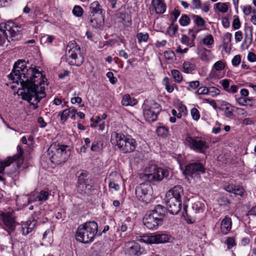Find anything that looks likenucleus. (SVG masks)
Masks as SVG:
<instances>
[{
    "label": "nucleus",
    "mask_w": 256,
    "mask_h": 256,
    "mask_svg": "<svg viewBox=\"0 0 256 256\" xmlns=\"http://www.w3.org/2000/svg\"><path fill=\"white\" fill-rule=\"evenodd\" d=\"M203 205L200 202H196L192 206V209L196 211V212H199L200 210H202Z\"/></svg>",
    "instance_id": "nucleus-54"
},
{
    "label": "nucleus",
    "mask_w": 256,
    "mask_h": 256,
    "mask_svg": "<svg viewBox=\"0 0 256 256\" xmlns=\"http://www.w3.org/2000/svg\"><path fill=\"white\" fill-rule=\"evenodd\" d=\"M169 172L164 168H158L156 165H151L146 168L145 173L142 178L150 182L160 181L164 178H167Z\"/></svg>",
    "instance_id": "nucleus-5"
},
{
    "label": "nucleus",
    "mask_w": 256,
    "mask_h": 256,
    "mask_svg": "<svg viewBox=\"0 0 256 256\" xmlns=\"http://www.w3.org/2000/svg\"><path fill=\"white\" fill-rule=\"evenodd\" d=\"M166 212V208L160 204L156 206L154 210L148 212L151 216L158 219V222L162 224Z\"/></svg>",
    "instance_id": "nucleus-19"
},
{
    "label": "nucleus",
    "mask_w": 256,
    "mask_h": 256,
    "mask_svg": "<svg viewBox=\"0 0 256 256\" xmlns=\"http://www.w3.org/2000/svg\"><path fill=\"white\" fill-rule=\"evenodd\" d=\"M183 194L184 190L182 186L180 185H177L166 192V198H173L177 200L181 201V196Z\"/></svg>",
    "instance_id": "nucleus-20"
},
{
    "label": "nucleus",
    "mask_w": 256,
    "mask_h": 256,
    "mask_svg": "<svg viewBox=\"0 0 256 256\" xmlns=\"http://www.w3.org/2000/svg\"><path fill=\"white\" fill-rule=\"evenodd\" d=\"M135 194L139 200L146 204L151 202L154 198L152 188L148 184H138L136 188Z\"/></svg>",
    "instance_id": "nucleus-10"
},
{
    "label": "nucleus",
    "mask_w": 256,
    "mask_h": 256,
    "mask_svg": "<svg viewBox=\"0 0 256 256\" xmlns=\"http://www.w3.org/2000/svg\"><path fill=\"white\" fill-rule=\"evenodd\" d=\"M220 124L218 122H216V126L212 128V132L217 134L219 133L220 132L221 128H220Z\"/></svg>",
    "instance_id": "nucleus-62"
},
{
    "label": "nucleus",
    "mask_w": 256,
    "mask_h": 256,
    "mask_svg": "<svg viewBox=\"0 0 256 256\" xmlns=\"http://www.w3.org/2000/svg\"><path fill=\"white\" fill-rule=\"evenodd\" d=\"M48 154L52 163L60 164L68 160L70 155V148L68 146L54 142L49 147Z\"/></svg>",
    "instance_id": "nucleus-4"
},
{
    "label": "nucleus",
    "mask_w": 256,
    "mask_h": 256,
    "mask_svg": "<svg viewBox=\"0 0 256 256\" xmlns=\"http://www.w3.org/2000/svg\"><path fill=\"white\" fill-rule=\"evenodd\" d=\"M154 244L168 242L171 238L170 235L166 234H154Z\"/></svg>",
    "instance_id": "nucleus-25"
},
{
    "label": "nucleus",
    "mask_w": 256,
    "mask_h": 256,
    "mask_svg": "<svg viewBox=\"0 0 256 256\" xmlns=\"http://www.w3.org/2000/svg\"><path fill=\"white\" fill-rule=\"evenodd\" d=\"M225 244L227 245V248L228 249H230L236 245L235 239L233 237L228 238L225 242Z\"/></svg>",
    "instance_id": "nucleus-48"
},
{
    "label": "nucleus",
    "mask_w": 256,
    "mask_h": 256,
    "mask_svg": "<svg viewBox=\"0 0 256 256\" xmlns=\"http://www.w3.org/2000/svg\"><path fill=\"white\" fill-rule=\"evenodd\" d=\"M169 172L164 168H158L156 165H151L146 168L145 173L142 178L150 182L160 181L164 178H167Z\"/></svg>",
    "instance_id": "nucleus-6"
},
{
    "label": "nucleus",
    "mask_w": 256,
    "mask_h": 256,
    "mask_svg": "<svg viewBox=\"0 0 256 256\" xmlns=\"http://www.w3.org/2000/svg\"><path fill=\"white\" fill-rule=\"evenodd\" d=\"M241 62V57L238 54L235 56L232 60V62L234 66H238Z\"/></svg>",
    "instance_id": "nucleus-56"
},
{
    "label": "nucleus",
    "mask_w": 256,
    "mask_h": 256,
    "mask_svg": "<svg viewBox=\"0 0 256 256\" xmlns=\"http://www.w3.org/2000/svg\"><path fill=\"white\" fill-rule=\"evenodd\" d=\"M68 57V63L70 66H80L84 62V57L80 52V48L75 45V42L69 43L66 47Z\"/></svg>",
    "instance_id": "nucleus-7"
},
{
    "label": "nucleus",
    "mask_w": 256,
    "mask_h": 256,
    "mask_svg": "<svg viewBox=\"0 0 256 256\" xmlns=\"http://www.w3.org/2000/svg\"><path fill=\"white\" fill-rule=\"evenodd\" d=\"M73 14L76 17H81L83 15L84 10L81 6H75L72 10Z\"/></svg>",
    "instance_id": "nucleus-43"
},
{
    "label": "nucleus",
    "mask_w": 256,
    "mask_h": 256,
    "mask_svg": "<svg viewBox=\"0 0 256 256\" xmlns=\"http://www.w3.org/2000/svg\"><path fill=\"white\" fill-rule=\"evenodd\" d=\"M28 196V204L36 202L42 204L48 199L50 194L48 191L42 190L40 192H32Z\"/></svg>",
    "instance_id": "nucleus-15"
},
{
    "label": "nucleus",
    "mask_w": 256,
    "mask_h": 256,
    "mask_svg": "<svg viewBox=\"0 0 256 256\" xmlns=\"http://www.w3.org/2000/svg\"><path fill=\"white\" fill-rule=\"evenodd\" d=\"M156 133L160 136L165 137L168 133V128L165 126H160L156 129Z\"/></svg>",
    "instance_id": "nucleus-39"
},
{
    "label": "nucleus",
    "mask_w": 256,
    "mask_h": 256,
    "mask_svg": "<svg viewBox=\"0 0 256 256\" xmlns=\"http://www.w3.org/2000/svg\"><path fill=\"white\" fill-rule=\"evenodd\" d=\"M171 74L176 82L180 83L182 80V76L179 70H172Z\"/></svg>",
    "instance_id": "nucleus-38"
},
{
    "label": "nucleus",
    "mask_w": 256,
    "mask_h": 256,
    "mask_svg": "<svg viewBox=\"0 0 256 256\" xmlns=\"http://www.w3.org/2000/svg\"><path fill=\"white\" fill-rule=\"evenodd\" d=\"M24 152L21 146H17V153L14 156L8 157L6 160L1 162L5 167L8 166L12 163L15 162L18 168H20L24 161Z\"/></svg>",
    "instance_id": "nucleus-13"
},
{
    "label": "nucleus",
    "mask_w": 256,
    "mask_h": 256,
    "mask_svg": "<svg viewBox=\"0 0 256 256\" xmlns=\"http://www.w3.org/2000/svg\"><path fill=\"white\" fill-rule=\"evenodd\" d=\"M190 114L192 118L194 120H198L200 118V116L198 110L195 108H194L190 110Z\"/></svg>",
    "instance_id": "nucleus-53"
},
{
    "label": "nucleus",
    "mask_w": 256,
    "mask_h": 256,
    "mask_svg": "<svg viewBox=\"0 0 256 256\" xmlns=\"http://www.w3.org/2000/svg\"><path fill=\"white\" fill-rule=\"evenodd\" d=\"M151 4L156 14H163L166 9L164 0H152Z\"/></svg>",
    "instance_id": "nucleus-22"
},
{
    "label": "nucleus",
    "mask_w": 256,
    "mask_h": 256,
    "mask_svg": "<svg viewBox=\"0 0 256 256\" xmlns=\"http://www.w3.org/2000/svg\"><path fill=\"white\" fill-rule=\"evenodd\" d=\"M184 142L191 150L199 153H204L208 148L207 142L204 139L198 136L192 137L188 134L184 136Z\"/></svg>",
    "instance_id": "nucleus-9"
},
{
    "label": "nucleus",
    "mask_w": 256,
    "mask_h": 256,
    "mask_svg": "<svg viewBox=\"0 0 256 256\" xmlns=\"http://www.w3.org/2000/svg\"><path fill=\"white\" fill-rule=\"evenodd\" d=\"M228 2H218L214 4V8L220 12L226 13L228 10Z\"/></svg>",
    "instance_id": "nucleus-30"
},
{
    "label": "nucleus",
    "mask_w": 256,
    "mask_h": 256,
    "mask_svg": "<svg viewBox=\"0 0 256 256\" xmlns=\"http://www.w3.org/2000/svg\"><path fill=\"white\" fill-rule=\"evenodd\" d=\"M236 186L233 184H230L224 187V190L229 192L234 193Z\"/></svg>",
    "instance_id": "nucleus-64"
},
{
    "label": "nucleus",
    "mask_w": 256,
    "mask_h": 256,
    "mask_svg": "<svg viewBox=\"0 0 256 256\" xmlns=\"http://www.w3.org/2000/svg\"><path fill=\"white\" fill-rule=\"evenodd\" d=\"M180 11L177 8H175L174 10L170 13V20L172 22L174 23L176 22L180 16Z\"/></svg>",
    "instance_id": "nucleus-47"
},
{
    "label": "nucleus",
    "mask_w": 256,
    "mask_h": 256,
    "mask_svg": "<svg viewBox=\"0 0 256 256\" xmlns=\"http://www.w3.org/2000/svg\"><path fill=\"white\" fill-rule=\"evenodd\" d=\"M70 116V108L64 110L62 112L58 113V116L60 118V122L62 124H64Z\"/></svg>",
    "instance_id": "nucleus-35"
},
{
    "label": "nucleus",
    "mask_w": 256,
    "mask_h": 256,
    "mask_svg": "<svg viewBox=\"0 0 256 256\" xmlns=\"http://www.w3.org/2000/svg\"><path fill=\"white\" fill-rule=\"evenodd\" d=\"M178 26L174 25L172 22L170 26L168 28V32L170 36H173L175 34L178 30Z\"/></svg>",
    "instance_id": "nucleus-49"
},
{
    "label": "nucleus",
    "mask_w": 256,
    "mask_h": 256,
    "mask_svg": "<svg viewBox=\"0 0 256 256\" xmlns=\"http://www.w3.org/2000/svg\"><path fill=\"white\" fill-rule=\"evenodd\" d=\"M166 58L168 60H172L175 54L172 51L166 52L164 53Z\"/></svg>",
    "instance_id": "nucleus-63"
},
{
    "label": "nucleus",
    "mask_w": 256,
    "mask_h": 256,
    "mask_svg": "<svg viewBox=\"0 0 256 256\" xmlns=\"http://www.w3.org/2000/svg\"><path fill=\"white\" fill-rule=\"evenodd\" d=\"M104 22V18L102 14H94L90 20V24L94 28H99Z\"/></svg>",
    "instance_id": "nucleus-23"
},
{
    "label": "nucleus",
    "mask_w": 256,
    "mask_h": 256,
    "mask_svg": "<svg viewBox=\"0 0 256 256\" xmlns=\"http://www.w3.org/2000/svg\"><path fill=\"white\" fill-rule=\"evenodd\" d=\"M8 77L14 82L20 84L23 90L22 99L33 106L34 110L36 109L38 104L46 96L44 90L47 79L46 77L35 68L27 69L24 60H20L15 62Z\"/></svg>",
    "instance_id": "nucleus-1"
},
{
    "label": "nucleus",
    "mask_w": 256,
    "mask_h": 256,
    "mask_svg": "<svg viewBox=\"0 0 256 256\" xmlns=\"http://www.w3.org/2000/svg\"><path fill=\"white\" fill-rule=\"evenodd\" d=\"M78 175V184L88 182V180L87 178L88 173L84 170H80L77 172Z\"/></svg>",
    "instance_id": "nucleus-31"
},
{
    "label": "nucleus",
    "mask_w": 256,
    "mask_h": 256,
    "mask_svg": "<svg viewBox=\"0 0 256 256\" xmlns=\"http://www.w3.org/2000/svg\"><path fill=\"white\" fill-rule=\"evenodd\" d=\"M90 12L92 16H94V14H102V6L98 1H94L91 4Z\"/></svg>",
    "instance_id": "nucleus-27"
},
{
    "label": "nucleus",
    "mask_w": 256,
    "mask_h": 256,
    "mask_svg": "<svg viewBox=\"0 0 256 256\" xmlns=\"http://www.w3.org/2000/svg\"><path fill=\"white\" fill-rule=\"evenodd\" d=\"M136 102V100L134 98H132L128 94L125 95L122 100V105L126 106L134 105Z\"/></svg>",
    "instance_id": "nucleus-33"
},
{
    "label": "nucleus",
    "mask_w": 256,
    "mask_h": 256,
    "mask_svg": "<svg viewBox=\"0 0 256 256\" xmlns=\"http://www.w3.org/2000/svg\"><path fill=\"white\" fill-rule=\"evenodd\" d=\"M181 42L182 44H186L190 47L194 46V42H193V40H190V38L184 34L182 36Z\"/></svg>",
    "instance_id": "nucleus-46"
},
{
    "label": "nucleus",
    "mask_w": 256,
    "mask_h": 256,
    "mask_svg": "<svg viewBox=\"0 0 256 256\" xmlns=\"http://www.w3.org/2000/svg\"><path fill=\"white\" fill-rule=\"evenodd\" d=\"M167 210L170 214L173 215L177 214L180 211L182 201L177 200L173 198H166Z\"/></svg>",
    "instance_id": "nucleus-17"
},
{
    "label": "nucleus",
    "mask_w": 256,
    "mask_h": 256,
    "mask_svg": "<svg viewBox=\"0 0 256 256\" xmlns=\"http://www.w3.org/2000/svg\"><path fill=\"white\" fill-rule=\"evenodd\" d=\"M208 94L212 96H214L219 94L220 93V90L219 89L217 88L214 86H211L208 88Z\"/></svg>",
    "instance_id": "nucleus-51"
},
{
    "label": "nucleus",
    "mask_w": 256,
    "mask_h": 256,
    "mask_svg": "<svg viewBox=\"0 0 256 256\" xmlns=\"http://www.w3.org/2000/svg\"><path fill=\"white\" fill-rule=\"evenodd\" d=\"M182 68L184 72L190 74L196 69V66L190 62H184L182 65Z\"/></svg>",
    "instance_id": "nucleus-32"
},
{
    "label": "nucleus",
    "mask_w": 256,
    "mask_h": 256,
    "mask_svg": "<svg viewBox=\"0 0 256 256\" xmlns=\"http://www.w3.org/2000/svg\"><path fill=\"white\" fill-rule=\"evenodd\" d=\"M202 42L205 45H212L214 43L213 36L211 34H208L204 38Z\"/></svg>",
    "instance_id": "nucleus-50"
},
{
    "label": "nucleus",
    "mask_w": 256,
    "mask_h": 256,
    "mask_svg": "<svg viewBox=\"0 0 256 256\" xmlns=\"http://www.w3.org/2000/svg\"><path fill=\"white\" fill-rule=\"evenodd\" d=\"M136 240L137 241L147 244H154V235H144L137 236L136 237Z\"/></svg>",
    "instance_id": "nucleus-29"
},
{
    "label": "nucleus",
    "mask_w": 256,
    "mask_h": 256,
    "mask_svg": "<svg viewBox=\"0 0 256 256\" xmlns=\"http://www.w3.org/2000/svg\"><path fill=\"white\" fill-rule=\"evenodd\" d=\"M192 2L196 9H200L202 8L200 0H192Z\"/></svg>",
    "instance_id": "nucleus-61"
},
{
    "label": "nucleus",
    "mask_w": 256,
    "mask_h": 256,
    "mask_svg": "<svg viewBox=\"0 0 256 256\" xmlns=\"http://www.w3.org/2000/svg\"><path fill=\"white\" fill-rule=\"evenodd\" d=\"M161 110L160 106L154 100H146L144 104V116L146 121L154 122L157 120L158 115Z\"/></svg>",
    "instance_id": "nucleus-8"
},
{
    "label": "nucleus",
    "mask_w": 256,
    "mask_h": 256,
    "mask_svg": "<svg viewBox=\"0 0 256 256\" xmlns=\"http://www.w3.org/2000/svg\"><path fill=\"white\" fill-rule=\"evenodd\" d=\"M244 192V190L242 187L236 186L235 190H234V194L235 195H238L242 196H243Z\"/></svg>",
    "instance_id": "nucleus-57"
},
{
    "label": "nucleus",
    "mask_w": 256,
    "mask_h": 256,
    "mask_svg": "<svg viewBox=\"0 0 256 256\" xmlns=\"http://www.w3.org/2000/svg\"><path fill=\"white\" fill-rule=\"evenodd\" d=\"M106 76L112 84H115L118 81L117 78L114 76V74L112 72H107Z\"/></svg>",
    "instance_id": "nucleus-58"
},
{
    "label": "nucleus",
    "mask_w": 256,
    "mask_h": 256,
    "mask_svg": "<svg viewBox=\"0 0 256 256\" xmlns=\"http://www.w3.org/2000/svg\"><path fill=\"white\" fill-rule=\"evenodd\" d=\"M102 149V144L100 142L94 141L92 142L90 150L93 152H99Z\"/></svg>",
    "instance_id": "nucleus-44"
},
{
    "label": "nucleus",
    "mask_w": 256,
    "mask_h": 256,
    "mask_svg": "<svg viewBox=\"0 0 256 256\" xmlns=\"http://www.w3.org/2000/svg\"><path fill=\"white\" fill-rule=\"evenodd\" d=\"M110 142L116 148L123 154L134 152L138 146L136 140L132 136L116 132L112 133Z\"/></svg>",
    "instance_id": "nucleus-2"
},
{
    "label": "nucleus",
    "mask_w": 256,
    "mask_h": 256,
    "mask_svg": "<svg viewBox=\"0 0 256 256\" xmlns=\"http://www.w3.org/2000/svg\"><path fill=\"white\" fill-rule=\"evenodd\" d=\"M238 103L241 106H252L253 100L245 97H240L237 100Z\"/></svg>",
    "instance_id": "nucleus-37"
},
{
    "label": "nucleus",
    "mask_w": 256,
    "mask_h": 256,
    "mask_svg": "<svg viewBox=\"0 0 256 256\" xmlns=\"http://www.w3.org/2000/svg\"><path fill=\"white\" fill-rule=\"evenodd\" d=\"M36 224L37 221L33 218H30L26 222H22L21 230L22 234L26 236L32 232Z\"/></svg>",
    "instance_id": "nucleus-21"
},
{
    "label": "nucleus",
    "mask_w": 256,
    "mask_h": 256,
    "mask_svg": "<svg viewBox=\"0 0 256 256\" xmlns=\"http://www.w3.org/2000/svg\"><path fill=\"white\" fill-rule=\"evenodd\" d=\"M20 29V26L10 20L0 24V30L3 32L4 36L6 38H8L6 32H8L10 36V38H12V40H18L21 38ZM7 39L10 41V40Z\"/></svg>",
    "instance_id": "nucleus-11"
},
{
    "label": "nucleus",
    "mask_w": 256,
    "mask_h": 256,
    "mask_svg": "<svg viewBox=\"0 0 256 256\" xmlns=\"http://www.w3.org/2000/svg\"><path fill=\"white\" fill-rule=\"evenodd\" d=\"M240 22L238 17L234 18L232 22V26L234 30L238 29L240 27Z\"/></svg>",
    "instance_id": "nucleus-60"
},
{
    "label": "nucleus",
    "mask_w": 256,
    "mask_h": 256,
    "mask_svg": "<svg viewBox=\"0 0 256 256\" xmlns=\"http://www.w3.org/2000/svg\"><path fill=\"white\" fill-rule=\"evenodd\" d=\"M162 84L165 86V88L168 92L171 93L174 91V85L172 84L170 78L165 77L162 80Z\"/></svg>",
    "instance_id": "nucleus-34"
},
{
    "label": "nucleus",
    "mask_w": 256,
    "mask_h": 256,
    "mask_svg": "<svg viewBox=\"0 0 256 256\" xmlns=\"http://www.w3.org/2000/svg\"><path fill=\"white\" fill-rule=\"evenodd\" d=\"M187 206H184V212H182V214L184 217V218L185 220L188 224H193L195 222V219L190 218V216L188 215L187 212Z\"/></svg>",
    "instance_id": "nucleus-41"
},
{
    "label": "nucleus",
    "mask_w": 256,
    "mask_h": 256,
    "mask_svg": "<svg viewBox=\"0 0 256 256\" xmlns=\"http://www.w3.org/2000/svg\"><path fill=\"white\" fill-rule=\"evenodd\" d=\"M222 106H224L222 110L224 111L225 116L230 118H232L236 108L226 102H224Z\"/></svg>",
    "instance_id": "nucleus-26"
},
{
    "label": "nucleus",
    "mask_w": 256,
    "mask_h": 256,
    "mask_svg": "<svg viewBox=\"0 0 256 256\" xmlns=\"http://www.w3.org/2000/svg\"><path fill=\"white\" fill-rule=\"evenodd\" d=\"M204 172V168L200 163L194 162L186 166L184 174L192 178H198Z\"/></svg>",
    "instance_id": "nucleus-14"
},
{
    "label": "nucleus",
    "mask_w": 256,
    "mask_h": 256,
    "mask_svg": "<svg viewBox=\"0 0 256 256\" xmlns=\"http://www.w3.org/2000/svg\"><path fill=\"white\" fill-rule=\"evenodd\" d=\"M98 230L97 223L94 221L87 222L80 224L76 232V238L77 241L88 244L94 240Z\"/></svg>",
    "instance_id": "nucleus-3"
},
{
    "label": "nucleus",
    "mask_w": 256,
    "mask_h": 256,
    "mask_svg": "<svg viewBox=\"0 0 256 256\" xmlns=\"http://www.w3.org/2000/svg\"><path fill=\"white\" fill-rule=\"evenodd\" d=\"M231 80L228 79H224L220 82V84L222 86L224 90H227L230 86V82Z\"/></svg>",
    "instance_id": "nucleus-55"
},
{
    "label": "nucleus",
    "mask_w": 256,
    "mask_h": 256,
    "mask_svg": "<svg viewBox=\"0 0 256 256\" xmlns=\"http://www.w3.org/2000/svg\"><path fill=\"white\" fill-rule=\"evenodd\" d=\"M188 86L187 89L189 90H194L198 88L200 86V82L198 80H194L188 82Z\"/></svg>",
    "instance_id": "nucleus-52"
},
{
    "label": "nucleus",
    "mask_w": 256,
    "mask_h": 256,
    "mask_svg": "<svg viewBox=\"0 0 256 256\" xmlns=\"http://www.w3.org/2000/svg\"><path fill=\"white\" fill-rule=\"evenodd\" d=\"M144 252V250L140 244L134 241L126 244V253L130 256H140Z\"/></svg>",
    "instance_id": "nucleus-16"
},
{
    "label": "nucleus",
    "mask_w": 256,
    "mask_h": 256,
    "mask_svg": "<svg viewBox=\"0 0 256 256\" xmlns=\"http://www.w3.org/2000/svg\"><path fill=\"white\" fill-rule=\"evenodd\" d=\"M136 38L139 44H141L142 42H146L148 41L149 38V34L147 32L144 34L140 32L137 34Z\"/></svg>",
    "instance_id": "nucleus-40"
},
{
    "label": "nucleus",
    "mask_w": 256,
    "mask_h": 256,
    "mask_svg": "<svg viewBox=\"0 0 256 256\" xmlns=\"http://www.w3.org/2000/svg\"><path fill=\"white\" fill-rule=\"evenodd\" d=\"M232 228V220L228 216H226L222 220L220 226L221 232L224 234H227Z\"/></svg>",
    "instance_id": "nucleus-24"
},
{
    "label": "nucleus",
    "mask_w": 256,
    "mask_h": 256,
    "mask_svg": "<svg viewBox=\"0 0 256 256\" xmlns=\"http://www.w3.org/2000/svg\"><path fill=\"white\" fill-rule=\"evenodd\" d=\"M196 93L199 95L208 94V88L206 86L200 88L196 91Z\"/></svg>",
    "instance_id": "nucleus-59"
},
{
    "label": "nucleus",
    "mask_w": 256,
    "mask_h": 256,
    "mask_svg": "<svg viewBox=\"0 0 256 256\" xmlns=\"http://www.w3.org/2000/svg\"><path fill=\"white\" fill-rule=\"evenodd\" d=\"M144 225L149 230H156L162 224L158 222V219L152 216L148 212L144 215L143 218Z\"/></svg>",
    "instance_id": "nucleus-18"
},
{
    "label": "nucleus",
    "mask_w": 256,
    "mask_h": 256,
    "mask_svg": "<svg viewBox=\"0 0 256 256\" xmlns=\"http://www.w3.org/2000/svg\"><path fill=\"white\" fill-rule=\"evenodd\" d=\"M78 190L80 194H88L92 190V186L89 182L78 184Z\"/></svg>",
    "instance_id": "nucleus-28"
},
{
    "label": "nucleus",
    "mask_w": 256,
    "mask_h": 256,
    "mask_svg": "<svg viewBox=\"0 0 256 256\" xmlns=\"http://www.w3.org/2000/svg\"><path fill=\"white\" fill-rule=\"evenodd\" d=\"M226 66V64L222 60H218L214 63L213 65L212 68L216 71H220L224 69Z\"/></svg>",
    "instance_id": "nucleus-42"
},
{
    "label": "nucleus",
    "mask_w": 256,
    "mask_h": 256,
    "mask_svg": "<svg viewBox=\"0 0 256 256\" xmlns=\"http://www.w3.org/2000/svg\"><path fill=\"white\" fill-rule=\"evenodd\" d=\"M0 216L2 219V222L6 228V230L10 234L16 228V216L14 212H2Z\"/></svg>",
    "instance_id": "nucleus-12"
},
{
    "label": "nucleus",
    "mask_w": 256,
    "mask_h": 256,
    "mask_svg": "<svg viewBox=\"0 0 256 256\" xmlns=\"http://www.w3.org/2000/svg\"><path fill=\"white\" fill-rule=\"evenodd\" d=\"M192 16L194 20V23L198 26H205L206 22L201 16L192 14Z\"/></svg>",
    "instance_id": "nucleus-36"
},
{
    "label": "nucleus",
    "mask_w": 256,
    "mask_h": 256,
    "mask_svg": "<svg viewBox=\"0 0 256 256\" xmlns=\"http://www.w3.org/2000/svg\"><path fill=\"white\" fill-rule=\"evenodd\" d=\"M190 22V18L186 14H182L179 20L180 24L183 26L188 25Z\"/></svg>",
    "instance_id": "nucleus-45"
}]
</instances>
